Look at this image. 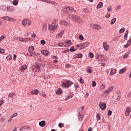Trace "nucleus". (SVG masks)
Returning <instances> with one entry per match:
<instances>
[{
  "label": "nucleus",
  "mask_w": 131,
  "mask_h": 131,
  "mask_svg": "<svg viewBox=\"0 0 131 131\" xmlns=\"http://www.w3.org/2000/svg\"><path fill=\"white\" fill-rule=\"evenodd\" d=\"M70 18L74 21H77V23H80L82 22V19L80 17L75 14L70 15Z\"/></svg>",
  "instance_id": "obj_1"
},
{
  "label": "nucleus",
  "mask_w": 131,
  "mask_h": 131,
  "mask_svg": "<svg viewBox=\"0 0 131 131\" xmlns=\"http://www.w3.org/2000/svg\"><path fill=\"white\" fill-rule=\"evenodd\" d=\"M72 84H73V82L71 81L67 80L62 83L61 86L63 89H68V88H70Z\"/></svg>",
  "instance_id": "obj_2"
},
{
  "label": "nucleus",
  "mask_w": 131,
  "mask_h": 131,
  "mask_svg": "<svg viewBox=\"0 0 131 131\" xmlns=\"http://www.w3.org/2000/svg\"><path fill=\"white\" fill-rule=\"evenodd\" d=\"M63 12L64 13H75L76 10H74V9L71 6H66L63 8Z\"/></svg>",
  "instance_id": "obj_3"
},
{
  "label": "nucleus",
  "mask_w": 131,
  "mask_h": 131,
  "mask_svg": "<svg viewBox=\"0 0 131 131\" xmlns=\"http://www.w3.org/2000/svg\"><path fill=\"white\" fill-rule=\"evenodd\" d=\"M48 28L51 33H53L57 29V25L54 24H50Z\"/></svg>",
  "instance_id": "obj_4"
},
{
  "label": "nucleus",
  "mask_w": 131,
  "mask_h": 131,
  "mask_svg": "<svg viewBox=\"0 0 131 131\" xmlns=\"http://www.w3.org/2000/svg\"><path fill=\"white\" fill-rule=\"evenodd\" d=\"M33 71L35 72H40L41 70L40 69V67L38 65V63L35 64L34 67L32 68Z\"/></svg>",
  "instance_id": "obj_5"
},
{
  "label": "nucleus",
  "mask_w": 131,
  "mask_h": 131,
  "mask_svg": "<svg viewBox=\"0 0 131 131\" xmlns=\"http://www.w3.org/2000/svg\"><path fill=\"white\" fill-rule=\"evenodd\" d=\"M98 106L100 108V109H101V110H105V109H106V103H105L104 102H99Z\"/></svg>",
  "instance_id": "obj_6"
},
{
  "label": "nucleus",
  "mask_w": 131,
  "mask_h": 131,
  "mask_svg": "<svg viewBox=\"0 0 131 131\" xmlns=\"http://www.w3.org/2000/svg\"><path fill=\"white\" fill-rule=\"evenodd\" d=\"M91 26L95 30H100V29H102V27H101V26L97 25V24H92Z\"/></svg>",
  "instance_id": "obj_7"
},
{
  "label": "nucleus",
  "mask_w": 131,
  "mask_h": 131,
  "mask_svg": "<svg viewBox=\"0 0 131 131\" xmlns=\"http://www.w3.org/2000/svg\"><path fill=\"white\" fill-rule=\"evenodd\" d=\"M2 19L4 20H6L7 21H10V22H14V20H15L14 18L10 17V16H3L2 17Z\"/></svg>",
  "instance_id": "obj_8"
},
{
  "label": "nucleus",
  "mask_w": 131,
  "mask_h": 131,
  "mask_svg": "<svg viewBox=\"0 0 131 131\" xmlns=\"http://www.w3.org/2000/svg\"><path fill=\"white\" fill-rule=\"evenodd\" d=\"M131 109L130 107L127 106L126 108L125 115V116H129V114L130 113Z\"/></svg>",
  "instance_id": "obj_9"
},
{
  "label": "nucleus",
  "mask_w": 131,
  "mask_h": 131,
  "mask_svg": "<svg viewBox=\"0 0 131 131\" xmlns=\"http://www.w3.org/2000/svg\"><path fill=\"white\" fill-rule=\"evenodd\" d=\"M15 11V7L14 6L7 7V12L13 13Z\"/></svg>",
  "instance_id": "obj_10"
},
{
  "label": "nucleus",
  "mask_w": 131,
  "mask_h": 131,
  "mask_svg": "<svg viewBox=\"0 0 131 131\" xmlns=\"http://www.w3.org/2000/svg\"><path fill=\"white\" fill-rule=\"evenodd\" d=\"M103 47L105 51H108L109 50L110 46L109 45L107 44V42H104L103 43Z\"/></svg>",
  "instance_id": "obj_11"
},
{
  "label": "nucleus",
  "mask_w": 131,
  "mask_h": 131,
  "mask_svg": "<svg viewBox=\"0 0 131 131\" xmlns=\"http://www.w3.org/2000/svg\"><path fill=\"white\" fill-rule=\"evenodd\" d=\"M41 52L44 56H49V55H50V52L48 50H42L41 51Z\"/></svg>",
  "instance_id": "obj_12"
},
{
  "label": "nucleus",
  "mask_w": 131,
  "mask_h": 131,
  "mask_svg": "<svg viewBox=\"0 0 131 131\" xmlns=\"http://www.w3.org/2000/svg\"><path fill=\"white\" fill-rule=\"evenodd\" d=\"M26 69H27V65L26 64H24L20 67V71L21 72H24Z\"/></svg>",
  "instance_id": "obj_13"
},
{
  "label": "nucleus",
  "mask_w": 131,
  "mask_h": 131,
  "mask_svg": "<svg viewBox=\"0 0 131 131\" xmlns=\"http://www.w3.org/2000/svg\"><path fill=\"white\" fill-rule=\"evenodd\" d=\"M63 34H64V31H61L56 35V37H57V38H60V37H62V36H63Z\"/></svg>",
  "instance_id": "obj_14"
},
{
  "label": "nucleus",
  "mask_w": 131,
  "mask_h": 131,
  "mask_svg": "<svg viewBox=\"0 0 131 131\" xmlns=\"http://www.w3.org/2000/svg\"><path fill=\"white\" fill-rule=\"evenodd\" d=\"M113 91V86H111L108 89H107L104 93H106V94H109L110 93H111Z\"/></svg>",
  "instance_id": "obj_15"
},
{
  "label": "nucleus",
  "mask_w": 131,
  "mask_h": 131,
  "mask_svg": "<svg viewBox=\"0 0 131 131\" xmlns=\"http://www.w3.org/2000/svg\"><path fill=\"white\" fill-rule=\"evenodd\" d=\"M81 46H82V47H84V49H85V48H88V47H89V46H90V42H85L84 43H81Z\"/></svg>",
  "instance_id": "obj_16"
},
{
  "label": "nucleus",
  "mask_w": 131,
  "mask_h": 131,
  "mask_svg": "<svg viewBox=\"0 0 131 131\" xmlns=\"http://www.w3.org/2000/svg\"><path fill=\"white\" fill-rule=\"evenodd\" d=\"M38 90L37 89L32 90L31 92V95H38Z\"/></svg>",
  "instance_id": "obj_17"
},
{
  "label": "nucleus",
  "mask_w": 131,
  "mask_h": 131,
  "mask_svg": "<svg viewBox=\"0 0 131 131\" xmlns=\"http://www.w3.org/2000/svg\"><path fill=\"white\" fill-rule=\"evenodd\" d=\"M64 42L67 46H64V47H70V46H71V40H67Z\"/></svg>",
  "instance_id": "obj_18"
},
{
  "label": "nucleus",
  "mask_w": 131,
  "mask_h": 131,
  "mask_svg": "<svg viewBox=\"0 0 131 131\" xmlns=\"http://www.w3.org/2000/svg\"><path fill=\"white\" fill-rule=\"evenodd\" d=\"M39 125L41 126V127H43V126H46V121H41L39 122Z\"/></svg>",
  "instance_id": "obj_19"
},
{
  "label": "nucleus",
  "mask_w": 131,
  "mask_h": 131,
  "mask_svg": "<svg viewBox=\"0 0 131 131\" xmlns=\"http://www.w3.org/2000/svg\"><path fill=\"white\" fill-rule=\"evenodd\" d=\"M28 22V19H27L26 18L24 19L22 21V24H23V25H24V26H26Z\"/></svg>",
  "instance_id": "obj_20"
},
{
  "label": "nucleus",
  "mask_w": 131,
  "mask_h": 131,
  "mask_svg": "<svg viewBox=\"0 0 131 131\" xmlns=\"http://www.w3.org/2000/svg\"><path fill=\"white\" fill-rule=\"evenodd\" d=\"M73 97V94H70V95H67L65 96V100L66 101H67V100H69V99H71V98Z\"/></svg>",
  "instance_id": "obj_21"
},
{
  "label": "nucleus",
  "mask_w": 131,
  "mask_h": 131,
  "mask_svg": "<svg viewBox=\"0 0 131 131\" xmlns=\"http://www.w3.org/2000/svg\"><path fill=\"white\" fill-rule=\"evenodd\" d=\"M29 53H32L34 51V47L33 46H30L28 49Z\"/></svg>",
  "instance_id": "obj_22"
},
{
  "label": "nucleus",
  "mask_w": 131,
  "mask_h": 131,
  "mask_svg": "<svg viewBox=\"0 0 131 131\" xmlns=\"http://www.w3.org/2000/svg\"><path fill=\"white\" fill-rule=\"evenodd\" d=\"M103 7V2H99L97 6V9H101Z\"/></svg>",
  "instance_id": "obj_23"
},
{
  "label": "nucleus",
  "mask_w": 131,
  "mask_h": 131,
  "mask_svg": "<svg viewBox=\"0 0 131 131\" xmlns=\"http://www.w3.org/2000/svg\"><path fill=\"white\" fill-rule=\"evenodd\" d=\"M62 94V89L61 88H59L56 91V95H61Z\"/></svg>",
  "instance_id": "obj_24"
},
{
  "label": "nucleus",
  "mask_w": 131,
  "mask_h": 131,
  "mask_svg": "<svg viewBox=\"0 0 131 131\" xmlns=\"http://www.w3.org/2000/svg\"><path fill=\"white\" fill-rule=\"evenodd\" d=\"M113 71H114V70L112 69L111 72H110V75H111V76H113V75H114V74H115V73H116V69H115L114 72H113Z\"/></svg>",
  "instance_id": "obj_25"
},
{
  "label": "nucleus",
  "mask_w": 131,
  "mask_h": 131,
  "mask_svg": "<svg viewBox=\"0 0 131 131\" xmlns=\"http://www.w3.org/2000/svg\"><path fill=\"white\" fill-rule=\"evenodd\" d=\"M126 70V69H125V68H124L120 70L119 72V74H122V73H123L124 72H125Z\"/></svg>",
  "instance_id": "obj_26"
},
{
  "label": "nucleus",
  "mask_w": 131,
  "mask_h": 131,
  "mask_svg": "<svg viewBox=\"0 0 131 131\" xmlns=\"http://www.w3.org/2000/svg\"><path fill=\"white\" fill-rule=\"evenodd\" d=\"M78 113H79V116H78V118L79 121H82V120H83V117L81 116V115H80V112H79Z\"/></svg>",
  "instance_id": "obj_27"
},
{
  "label": "nucleus",
  "mask_w": 131,
  "mask_h": 131,
  "mask_svg": "<svg viewBox=\"0 0 131 131\" xmlns=\"http://www.w3.org/2000/svg\"><path fill=\"white\" fill-rule=\"evenodd\" d=\"M60 23L62 24V25H64L65 26H67V25H68L67 21L64 20H61Z\"/></svg>",
  "instance_id": "obj_28"
},
{
  "label": "nucleus",
  "mask_w": 131,
  "mask_h": 131,
  "mask_svg": "<svg viewBox=\"0 0 131 131\" xmlns=\"http://www.w3.org/2000/svg\"><path fill=\"white\" fill-rule=\"evenodd\" d=\"M100 119H101V115L100 114V113H98L96 115V120L97 121H99Z\"/></svg>",
  "instance_id": "obj_29"
},
{
  "label": "nucleus",
  "mask_w": 131,
  "mask_h": 131,
  "mask_svg": "<svg viewBox=\"0 0 131 131\" xmlns=\"http://www.w3.org/2000/svg\"><path fill=\"white\" fill-rule=\"evenodd\" d=\"M128 35V30L126 31V33L124 36V40H126L127 39V35Z\"/></svg>",
  "instance_id": "obj_30"
},
{
  "label": "nucleus",
  "mask_w": 131,
  "mask_h": 131,
  "mask_svg": "<svg viewBox=\"0 0 131 131\" xmlns=\"http://www.w3.org/2000/svg\"><path fill=\"white\" fill-rule=\"evenodd\" d=\"M14 96H15V93L12 92L8 95V98H13V97H14Z\"/></svg>",
  "instance_id": "obj_31"
},
{
  "label": "nucleus",
  "mask_w": 131,
  "mask_h": 131,
  "mask_svg": "<svg viewBox=\"0 0 131 131\" xmlns=\"http://www.w3.org/2000/svg\"><path fill=\"white\" fill-rule=\"evenodd\" d=\"M40 96H41L42 97H43L44 98H47V94L45 93L44 92H42L40 93Z\"/></svg>",
  "instance_id": "obj_32"
},
{
  "label": "nucleus",
  "mask_w": 131,
  "mask_h": 131,
  "mask_svg": "<svg viewBox=\"0 0 131 131\" xmlns=\"http://www.w3.org/2000/svg\"><path fill=\"white\" fill-rule=\"evenodd\" d=\"M116 22V18H113L111 22V25H113Z\"/></svg>",
  "instance_id": "obj_33"
},
{
  "label": "nucleus",
  "mask_w": 131,
  "mask_h": 131,
  "mask_svg": "<svg viewBox=\"0 0 131 131\" xmlns=\"http://www.w3.org/2000/svg\"><path fill=\"white\" fill-rule=\"evenodd\" d=\"M129 55V52H127V53H126L124 55V56H123L124 59H126V58H128Z\"/></svg>",
  "instance_id": "obj_34"
},
{
  "label": "nucleus",
  "mask_w": 131,
  "mask_h": 131,
  "mask_svg": "<svg viewBox=\"0 0 131 131\" xmlns=\"http://www.w3.org/2000/svg\"><path fill=\"white\" fill-rule=\"evenodd\" d=\"M82 56H83L82 54L79 53L78 54H76L75 57H76V58H81Z\"/></svg>",
  "instance_id": "obj_35"
},
{
  "label": "nucleus",
  "mask_w": 131,
  "mask_h": 131,
  "mask_svg": "<svg viewBox=\"0 0 131 131\" xmlns=\"http://www.w3.org/2000/svg\"><path fill=\"white\" fill-rule=\"evenodd\" d=\"M41 2H43L44 3H47V4H52V2L49 0H41Z\"/></svg>",
  "instance_id": "obj_36"
},
{
  "label": "nucleus",
  "mask_w": 131,
  "mask_h": 131,
  "mask_svg": "<svg viewBox=\"0 0 131 131\" xmlns=\"http://www.w3.org/2000/svg\"><path fill=\"white\" fill-rule=\"evenodd\" d=\"M125 31V29L124 28H121L119 30V33H122Z\"/></svg>",
  "instance_id": "obj_37"
},
{
  "label": "nucleus",
  "mask_w": 131,
  "mask_h": 131,
  "mask_svg": "<svg viewBox=\"0 0 131 131\" xmlns=\"http://www.w3.org/2000/svg\"><path fill=\"white\" fill-rule=\"evenodd\" d=\"M6 38V35H2L0 37V42L3 40V39H5Z\"/></svg>",
  "instance_id": "obj_38"
},
{
  "label": "nucleus",
  "mask_w": 131,
  "mask_h": 131,
  "mask_svg": "<svg viewBox=\"0 0 131 131\" xmlns=\"http://www.w3.org/2000/svg\"><path fill=\"white\" fill-rule=\"evenodd\" d=\"M23 129H28V126H23L20 129V130H23Z\"/></svg>",
  "instance_id": "obj_39"
},
{
  "label": "nucleus",
  "mask_w": 131,
  "mask_h": 131,
  "mask_svg": "<svg viewBox=\"0 0 131 131\" xmlns=\"http://www.w3.org/2000/svg\"><path fill=\"white\" fill-rule=\"evenodd\" d=\"M13 4L14 6H17V5H18V1L14 0Z\"/></svg>",
  "instance_id": "obj_40"
},
{
  "label": "nucleus",
  "mask_w": 131,
  "mask_h": 131,
  "mask_svg": "<svg viewBox=\"0 0 131 131\" xmlns=\"http://www.w3.org/2000/svg\"><path fill=\"white\" fill-rule=\"evenodd\" d=\"M29 39L28 38H24V42H28Z\"/></svg>",
  "instance_id": "obj_41"
},
{
  "label": "nucleus",
  "mask_w": 131,
  "mask_h": 131,
  "mask_svg": "<svg viewBox=\"0 0 131 131\" xmlns=\"http://www.w3.org/2000/svg\"><path fill=\"white\" fill-rule=\"evenodd\" d=\"M64 123H60L58 124V126L59 127H60V128L64 127Z\"/></svg>",
  "instance_id": "obj_42"
},
{
  "label": "nucleus",
  "mask_w": 131,
  "mask_h": 131,
  "mask_svg": "<svg viewBox=\"0 0 131 131\" xmlns=\"http://www.w3.org/2000/svg\"><path fill=\"white\" fill-rule=\"evenodd\" d=\"M107 115L108 116H111V115H112V111L111 110H108Z\"/></svg>",
  "instance_id": "obj_43"
},
{
  "label": "nucleus",
  "mask_w": 131,
  "mask_h": 131,
  "mask_svg": "<svg viewBox=\"0 0 131 131\" xmlns=\"http://www.w3.org/2000/svg\"><path fill=\"white\" fill-rule=\"evenodd\" d=\"M40 43H41L43 46H45V45H46V40H40Z\"/></svg>",
  "instance_id": "obj_44"
},
{
  "label": "nucleus",
  "mask_w": 131,
  "mask_h": 131,
  "mask_svg": "<svg viewBox=\"0 0 131 131\" xmlns=\"http://www.w3.org/2000/svg\"><path fill=\"white\" fill-rule=\"evenodd\" d=\"M89 56L90 58H94V57H95V55H94V54H93L92 52L89 53Z\"/></svg>",
  "instance_id": "obj_45"
},
{
  "label": "nucleus",
  "mask_w": 131,
  "mask_h": 131,
  "mask_svg": "<svg viewBox=\"0 0 131 131\" xmlns=\"http://www.w3.org/2000/svg\"><path fill=\"white\" fill-rule=\"evenodd\" d=\"M69 51L70 52H74L75 51V49H74V47H72L70 50H69Z\"/></svg>",
  "instance_id": "obj_46"
},
{
  "label": "nucleus",
  "mask_w": 131,
  "mask_h": 131,
  "mask_svg": "<svg viewBox=\"0 0 131 131\" xmlns=\"http://www.w3.org/2000/svg\"><path fill=\"white\" fill-rule=\"evenodd\" d=\"M92 86L95 88V86H96V85H97V83L95 81H93L92 83Z\"/></svg>",
  "instance_id": "obj_47"
},
{
  "label": "nucleus",
  "mask_w": 131,
  "mask_h": 131,
  "mask_svg": "<svg viewBox=\"0 0 131 131\" xmlns=\"http://www.w3.org/2000/svg\"><path fill=\"white\" fill-rule=\"evenodd\" d=\"M18 116V114L17 113H14L13 115L11 116V117L13 118V117H17Z\"/></svg>",
  "instance_id": "obj_48"
},
{
  "label": "nucleus",
  "mask_w": 131,
  "mask_h": 131,
  "mask_svg": "<svg viewBox=\"0 0 131 131\" xmlns=\"http://www.w3.org/2000/svg\"><path fill=\"white\" fill-rule=\"evenodd\" d=\"M79 38L80 40H83V36L82 35H79Z\"/></svg>",
  "instance_id": "obj_49"
},
{
  "label": "nucleus",
  "mask_w": 131,
  "mask_h": 131,
  "mask_svg": "<svg viewBox=\"0 0 131 131\" xmlns=\"http://www.w3.org/2000/svg\"><path fill=\"white\" fill-rule=\"evenodd\" d=\"M18 40H19V41H21V42H24V38L19 37V38H18Z\"/></svg>",
  "instance_id": "obj_50"
},
{
  "label": "nucleus",
  "mask_w": 131,
  "mask_h": 131,
  "mask_svg": "<svg viewBox=\"0 0 131 131\" xmlns=\"http://www.w3.org/2000/svg\"><path fill=\"white\" fill-rule=\"evenodd\" d=\"M59 47H64V42H62L58 44Z\"/></svg>",
  "instance_id": "obj_51"
},
{
  "label": "nucleus",
  "mask_w": 131,
  "mask_h": 131,
  "mask_svg": "<svg viewBox=\"0 0 131 131\" xmlns=\"http://www.w3.org/2000/svg\"><path fill=\"white\" fill-rule=\"evenodd\" d=\"M7 60H12V55H9L7 57Z\"/></svg>",
  "instance_id": "obj_52"
},
{
  "label": "nucleus",
  "mask_w": 131,
  "mask_h": 131,
  "mask_svg": "<svg viewBox=\"0 0 131 131\" xmlns=\"http://www.w3.org/2000/svg\"><path fill=\"white\" fill-rule=\"evenodd\" d=\"M13 119V117L11 116L10 118L8 119V122H11Z\"/></svg>",
  "instance_id": "obj_53"
},
{
  "label": "nucleus",
  "mask_w": 131,
  "mask_h": 131,
  "mask_svg": "<svg viewBox=\"0 0 131 131\" xmlns=\"http://www.w3.org/2000/svg\"><path fill=\"white\" fill-rule=\"evenodd\" d=\"M74 88L75 89H78V88H79V85H78V84H76L74 85Z\"/></svg>",
  "instance_id": "obj_54"
},
{
  "label": "nucleus",
  "mask_w": 131,
  "mask_h": 131,
  "mask_svg": "<svg viewBox=\"0 0 131 131\" xmlns=\"http://www.w3.org/2000/svg\"><path fill=\"white\" fill-rule=\"evenodd\" d=\"M127 44L129 45V46L131 45V39H129V40L127 41Z\"/></svg>",
  "instance_id": "obj_55"
},
{
  "label": "nucleus",
  "mask_w": 131,
  "mask_h": 131,
  "mask_svg": "<svg viewBox=\"0 0 131 131\" xmlns=\"http://www.w3.org/2000/svg\"><path fill=\"white\" fill-rule=\"evenodd\" d=\"M110 17V13H107L105 15V18H109Z\"/></svg>",
  "instance_id": "obj_56"
},
{
  "label": "nucleus",
  "mask_w": 131,
  "mask_h": 131,
  "mask_svg": "<svg viewBox=\"0 0 131 131\" xmlns=\"http://www.w3.org/2000/svg\"><path fill=\"white\" fill-rule=\"evenodd\" d=\"M88 73H92V69H89L87 70Z\"/></svg>",
  "instance_id": "obj_57"
},
{
  "label": "nucleus",
  "mask_w": 131,
  "mask_h": 131,
  "mask_svg": "<svg viewBox=\"0 0 131 131\" xmlns=\"http://www.w3.org/2000/svg\"><path fill=\"white\" fill-rule=\"evenodd\" d=\"M112 10V8L111 7L107 8V11L108 12H111V10Z\"/></svg>",
  "instance_id": "obj_58"
},
{
  "label": "nucleus",
  "mask_w": 131,
  "mask_h": 131,
  "mask_svg": "<svg viewBox=\"0 0 131 131\" xmlns=\"http://www.w3.org/2000/svg\"><path fill=\"white\" fill-rule=\"evenodd\" d=\"M129 47V45L128 44H126L125 45H124V48H125V49H127V48H128Z\"/></svg>",
  "instance_id": "obj_59"
},
{
  "label": "nucleus",
  "mask_w": 131,
  "mask_h": 131,
  "mask_svg": "<svg viewBox=\"0 0 131 131\" xmlns=\"http://www.w3.org/2000/svg\"><path fill=\"white\" fill-rule=\"evenodd\" d=\"M80 47H82V45H81V44H78L76 45V48H80Z\"/></svg>",
  "instance_id": "obj_60"
},
{
  "label": "nucleus",
  "mask_w": 131,
  "mask_h": 131,
  "mask_svg": "<svg viewBox=\"0 0 131 131\" xmlns=\"http://www.w3.org/2000/svg\"><path fill=\"white\" fill-rule=\"evenodd\" d=\"M28 56H29L30 57H32V52H30L27 54Z\"/></svg>",
  "instance_id": "obj_61"
},
{
  "label": "nucleus",
  "mask_w": 131,
  "mask_h": 131,
  "mask_svg": "<svg viewBox=\"0 0 131 131\" xmlns=\"http://www.w3.org/2000/svg\"><path fill=\"white\" fill-rule=\"evenodd\" d=\"M3 104H4V100H1L0 101V107L2 106V105H3Z\"/></svg>",
  "instance_id": "obj_62"
},
{
  "label": "nucleus",
  "mask_w": 131,
  "mask_h": 131,
  "mask_svg": "<svg viewBox=\"0 0 131 131\" xmlns=\"http://www.w3.org/2000/svg\"><path fill=\"white\" fill-rule=\"evenodd\" d=\"M28 25L29 26H30V25H31V21L30 20H28Z\"/></svg>",
  "instance_id": "obj_63"
},
{
  "label": "nucleus",
  "mask_w": 131,
  "mask_h": 131,
  "mask_svg": "<svg viewBox=\"0 0 131 131\" xmlns=\"http://www.w3.org/2000/svg\"><path fill=\"white\" fill-rule=\"evenodd\" d=\"M79 82L80 83H83V80L82 78H80V79L79 80Z\"/></svg>",
  "instance_id": "obj_64"
}]
</instances>
